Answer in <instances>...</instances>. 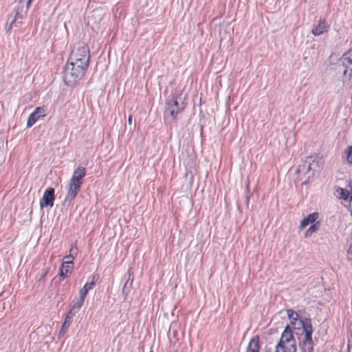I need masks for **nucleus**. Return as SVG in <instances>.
<instances>
[{
    "label": "nucleus",
    "instance_id": "obj_10",
    "mask_svg": "<svg viewBox=\"0 0 352 352\" xmlns=\"http://www.w3.org/2000/svg\"><path fill=\"white\" fill-rule=\"evenodd\" d=\"M44 113V109L42 107H36L34 112H32L27 122V126L28 127H31L32 125L34 124V123L36 122V120L39 118L41 116H43V114Z\"/></svg>",
    "mask_w": 352,
    "mask_h": 352
},
{
    "label": "nucleus",
    "instance_id": "obj_20",
    "mask_svg": "<svg viewBox=\"0 0 352 352\" xmlns=\"http://www.w3.org/2000/svg\"><path fill=\"white\" fill-rule=\"evenodd\" d=\"M72 322V316H66L65 321L62 325L60 332L64 333L65 331H66L68 329V327H69V325L71 324Z\"/></svg>",
    "mask_w": 352,
    "mask_h": 352
},
{
    "label": "nucleus",
    "instance_id": "obj_12",
    "mask_svg": "<svg viewBox=\"0 0 352 352\" xmlns=\"http://www.w3.org/2000/svg\"><path fill=\"white\" fill-rule=\"evenodd\" d=\"M259 336L256 335L253 336L250 340L245 352H259Z\"/></svg>",
    "mask_w": 352,
    "mask_h": 352
},
{
    "label": "nucleus",
    "instance_id": "obj_21",
    "mask_svg": "<svg viewBox=\"0 0 352 352\" xmlns=\"http://www.w3.org/2000/svg\"><path fill=\"white\" fill-rule=\"evenodd\" d=\"M346 159L349 163L352 164V146L348 148Z\"/></svg>",
    "mask_w": 352,
    "mask_h": 352
},
{
    "label": "nucleus",
    "instance_id": "obj_22",
    "mask_svg": "<svg viewBox=\"0 0 352 352\" xmlns=\"http://www.w3.org/2000/svg\"><path fill=\"white\" fill-rule=\"evenodd\" d=\"M77 311H76L75 309H74L73 308H70V310L69 311L67 316H72V318H73L74 316H75V314H76Z\"/></svg>",
    "mask_w": 352,
    "mask_h": 352
},
{
    "label": "nucleus",
    "instance_id": "obj_30",
    "mask_svg": "<svg viewBox=\"0 0 352 352\" xmlns=\"http://www.w3.org/2000/svg\"><path fill=\"white\" fill-rule=\"evenodd\" d=\"M128 123H129V124H131V123H132V116H129Z\"/></svg>",
    "mask_w": 352,
    "mask_h": 352
},
{
    "label": "nucleus",
    "instance_id": "obj_9",
    "mask_svg": "<svg viewBox=\"0 0 352 352\" xmlns=\"http://www.w3.org/2000/svg\"><path fill=\"white\" fill-rule=\"evenodd\" d=\"M55 190L50 187L45 190L43 197L40 200V207L41 208L47 206L52 207L54 205V201L55 199L54 196Z\"/></svg>",
    "mask_w": 352,
    "mask_h": 352
},
{
    "label": "nucleus",
    "instance_id": "obj_16",
    "mask_svg": "<svg viewBox=\"0 0 352 352\" xmlns=\"http://www.w3.org/2000/svg\"><path fill=\"white\" fill-rule=\"evenodd\" d=\"M320 227V223L317 221L314 223L305 232V237L307 238L312 235L313 233L317 232Z\"/></svg>",
    "mask_w": 352,
    "mask_h": 352
},
{
    "label": "nucleus",
    "instance_id": "obj_2",
    "mask_svg": "<svg viewBox=\"0 0 352 352\" xmlns=\"http://www.w3.org/2000/svg\"><path fill=\"white\" fill-rule=\"evenodd\" d=\"M87 69L68 61L63 72L65 84L67 86L76 85L83 77Z\"/></svg>",
    "mask_w": 352,
    "mask_h": 352
},
{
    "label": "nucleus",
    "instance_id": "obj_13",
    "mask_svg": "<svg viewBox=\"0 0 352 352\" xmlns=\"http://www.w3.org/2000/svg\"><path fill=\"white\" fill-rule=\"evenodd\" d=\"M318 217H319V214H318V212H316L309 214L307 217L303 218L301 220L300 224V228L302 229V228H304L305 227L307 226L310 223H314L317 220Z\"/></svg>",
    "mask_w": 352,
    "mask_h": 352
},
{
    "label": "nucleus",
    "instance_id": "obj_18",
    "mask_svg": "<svg viewBox=\"0 0 352 352\" xmlns=\"http://www.w3.org/2000/svg\"><path fill=\"white\" fill-rule=\"evenodd\" d=\"M85 298L80 296L78 300L76 302L73 301L72 302L70 307L73 308L74 309L78 311L83 305Z\"/></svg>",
    "mask_w": 352,
    "mask_h": 352
},
{
    "label": "nucleus",
    "instance_id": "obj_27",
    "mask_svg": "<svg viewBox=\"0 0 352 352\" xmlns=\"http://www.w3.org/2000/svg\"><path fill=\"white\" fill-rule=\"evenodd\" d=\"M15 16H16V17H18V18H22V17H23V16H22V15H21V14H20V12H19V9H17V10H16V12Z\"/></svg>",
    "mask_w": 352,
    "mask_h": 352
},
{
    "label": "nucleus",
    "instance_id": "obj_6",
    "mask_svg": "<svg viewBox=\"0 0 352 352\" xmlns=\"http://www.w3.org/2000/svg\"><path fill=\"white\" fill-rule=\"evenodd\" d=\"M303 331L305 332V338L300 343L301 352H313L314 341L312 339L313 328L310 319L305 318L300 320Z\"/></svg>",
    "mask_w": 352,
    "mask_h": 352
},
{
    "label": "nucleus",
    "instance_id": "obj_29",
    "mask_svg": "<svg viewBox=\"0 0 352 352\" xmlns=\"http://www.w3.org/2000/svg\"><path fill=\"white\" fill-rule=\"evenodd\" d=\"M32 1L33 0H28V1L26 2V8L27 9L29 8V6H30Z\"/></svg>",
    "mask_w": 352,
    "mask_h": 352
},
{
    "label": "nucleus",
    "instance_id": "obj_19",
    "mask_svg": "<svg viewBox=\"0 0 352 352\" xmlns=\"http://www.w3.org/2000/svg\"><path fill=\"white\" fill-rule=\"evenodd\" d=\"M287 314L289 319L291 321V324H294V321H296L299 317L298 314L292 309H287Z\"/></svg>",
    "mask_w": 352,
    "mask_h": 352
},
{
    "label": "nucleus",
    "instance_id": "obj_1",
    "mask_svg": "<svg viewBox=\"0 0 352 352\" xmlns=\"http://www.w3.org/2000/svg\"><path fill=\"white\" fill-rule=\"evenodd\" d=\"M86 175V169L82 166H78L74 171L73 175L68 184V192L64 203L70 204L80 190L82 179Z\"/></svg>",
    "mask_w": 352,
    "mask_h": 352
},
{
    "label": "nucleus",
    "instance_id": "obj_7",
    "mask_svg": "<svg viewBox=\"0 0 352 352\" xmlns=\"http://www.w3.org/2000/svg\"><path fill=\"white\" fill-rule=\"evenodd\" d=\"M337 67L339 70H342L344 76H346L348 72L349 77L352 76V49L348 50L346 52L338 59L337 63Z\"/></svg>",
    "mask_w": 352,
    "mask_h": 352
},
{
    "label": "nucleus",
    "instance_id": "obj_11",
    "mask_svg": "<svg viewBox=\"0 0 352 352\" xmlns=\"http://www.w3.org/2000/svg\"><path fill=\"white\" fill-rule=\"evenodd\" d=\"M329 29V25L324 19H320L318 25L312 29V34L314 36H320L322 34L327 32Z\"/></svg>",
    "mask_w": 352,
    "mask_h": 352
},
{
    "label": "nucleus",
    "instance_id": "obj_26",
    "mask_svg": "<svg viewBox=\"0 0 352 352\" xmlns=\"http://www.w3.org/2000/svg\"><path fill=\"white\" fill-rule=\"evenodd\" d=\"M72 258V259L74 258V256H73L72 254H69V255L65 256L64 259H66V261L69 260V258Z\"/></svg>",
    "mask_w": 352,
    "mask_h": 352
},
{
    "label": "nucleus",
    "instance_id": "obj_17",
    "mask_svg": "<svg viewBox=\"0 0 352 352\" xmlns=\"http://www.w3.org/2000/svg\"><path fill=\"white\" fill-rule=\"evenodd\" d=\"M95 285L94 281L86 283L83 287L80 290V296L85 298L89 290L91 289Z\"/></svg>",
    "mask_w": 352,
    "mask_h": 352
},
{
    "label": "nucleus",
    "instance_id": "obj_8",
    "mask_svg": "<svg viewBox=\"0 0 352 352\" xmlns=\"http://www.w3.org/2000/svg\"><path fill=\"white\" fill-rule=\"evenodd\" d=\"M314 162L312 157H307V160L300 164L296 170V173L299 175L302 174L306 180H308L311 177H313L314 172L312 171V164ZM302 179V177L300 179ZM307 181L304 182L305 184Z\"/></svg>",
    "mask_w": 352,
    "mask_h": 352
},
{
    "label": "nucleus",
    "instance_id": "obj_28",
    "mask_svg": "<svg viewBox=\"0 0 352 352\" xmlns=\"http://www.w3.org/2000/svg\"><path fill=\"white\" fill-rule=\"evenodd\" d=\"M47 274V271L45 272L41 275V278H40L39 280L41 281V280H43V279L45 278V276H46V274Z\"/></svg>",
    "mask_w": 352,
    "mask_h": 352
},
{
    "label": "nucleus",
    "instance_id": "obj_14",
    "mask_svg": "<svg viewBox=\"0 0 352 352\" xmlns=\"http://www.w3.org/2000/svg\"><path fill=\"white\" fill-rule=\"evenodd\" d=\"M72 263V261H65L63 264L59 272V276L62 278H66L71 273V267L69 264Z\"/></svg>",
    "mask_w": 352,
    "mask_h": 352
},
{
    "label": "nucleus",
    "instance_id": "obj_5",
    "mask_svg": "<svg viewBox=\"0 0 352 352\" xmlns=\"http://www.w3.org/2000/svg\"><path fill=\"white\" fill-rule=\"evenodd\" d=\"M186 103L184 101L182 94L174 96L171 100L166 103V109L164 111V118L170 116L175 119L177 114L181 113L186 107Z\"/></svg>",
    "mask_w": 352,
    "mask_h": 352
},
{
    "label": "nucleus",
    "instance_id": "obj_31",
    "mask_svg": "<svg viewBox=\"0 0 352 352\" xmlns=\"http://www.w3.org/2000/svg\"><path fill=\"white\" fill-rule=\"evenodd\" d=\"M20 3H22L23 0H18Z\"/></svg>",
    "mask_w": 352,
    "mask_h": 352
},
{
    "label": "nucleus",
    "instance_id": "obj_23",
    "mask_svg": "<svg viewBox=\"0 0 352 352\" xmlns=\"http://www.w3.org/2000/svg\"><path fill=\"white\" fill-rule=\"evenodd\" d=\"M70 254H72L73 256L74 254L76 255L77 254V248L76 247H74V248H72L70 249Z\"/></svg>",
    "mask_w": 352,
    "mask_h": 352
},
{
    "label": "nucleus",
    "instance_id": "obj_15",
    "mask_svg": "<svg viewBox=\"0 0 352 352\" xmlns=\"http://www.w3.org/2000/svg\"><path fill=\"white\" fill-rule=\"evenodd\" d=\"M349 191L345 188L336 187L335 188V195L338 199H342L344 200H347L349 197Z\"/></svg>",
    "mask_w": 352,
    "mask_h": 352
},
{
    "label": "nucleus",
    "instance_id": "obj_25",
    "mask_svg": "<svg viewBox=\"0 0 352 352\" xmlns=\"http://www.w3.org/2000/svg\"><path fill=\"white\" fill-rule=\"evenodd\" d=\"M245 189L247 191V194H250V182L249 181H248V182H247Z\"/></svg>",
    "mask_w": 352,
    "mask_h": 352
},
{
    "label": "nucleus",
    "instance_id": "obj_24",
    "mask_svg": "<svg viewBox=\"0 0 352 352\" xmlns=\"http://www.w3.org/2000/svg\"><path fill=\"white\" fill-rule=\"evenodd\" d=\"M250 199V194H247L245 196V203H246L247 206H248Z\"/></svg>",
    "mask_w": 352,
    "mask_h": 352
},
{
    "label": "nucleus",
    "instance_id": "obj_3",
    "mask_svg": "<svg viewBox=\"0 0 352 352\" xmlns=\"http://www.w3.org/2000/svg\"><path fill=\"white\" fill-rule=\"evenodd\" d=\"M90 60L89 47L84 43H77L70 54L68 61L88 68Z\"/></svg>",
    "mask_w": 352,
    "mask_h": 352
},
{
    "label": "nucleus",
    "instance_id": "obj_4",
    "mask_svg": "<svg viewBox=\"0 0 352 352\" xmlns=\"http://www.w3.org/2000/svg\"><path fill=\"white\" fill-rule=\"evenodd\" d=\"M274 352H296V341L289 325L285 327L282 333L281 337L275 346Z\"/></svg>",
    "mask_w": 352,
    "mask_h": 352
}]
</instances>
